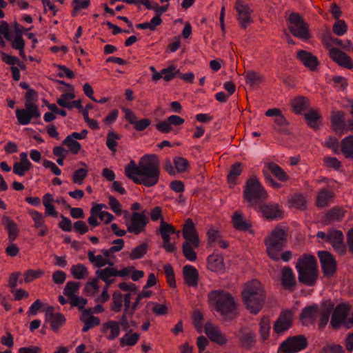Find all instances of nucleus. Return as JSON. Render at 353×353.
<instances>
[{
	"mask_svg": "<svg viewBox=\"0 0 353 353\" xmlns=\"http://www.w3.org/2000/svg\"><path fill=\"white\" fill-rule=\"evenodd\" d=\"M159 166L160 161L157 155L145 154L140 158L137 164L131 160L125 165L124 173L135 183L152 187L159 181Z\"/></svg>",
	"mask_w": 353,
	"mask_h": 353,
	"instance_id": "nucleus-1",
	"label": "nucleus"
},
{
	"mask_svg": "<svg viewBox=\"0 0 353 353\" xmlns=\"http://www.w3.org/2000/svg\"><path fill=\"white\" fill-rule=\"evenodd\" d=\"M210 305L225 319H232L236 314V302L234 297L228 292L219 290L209 293Z\"/></svg>",
	"mask_w": 353,
	"mask_h": 353,
	"instance_id": "nucleus-2",
	"label": "nucleus"
},
{
	"mask_svg": "<svg viewBox=\"0 0 353 353\" xmlns=\"http://www.w3.org/2000/svg\"><path fill=\"white\" fill-rule=\"evenodd\" d=\"M243 301L247 308L253 314H257L262 308L265 294L261 283L252 280L245 285L242 293Z\"/></svg>",
	"mask_w": 353,
	"mask_h": 353,
	"instance_id": "nucleus-3",
	"label": "nucleus"
},
{
	"mask_svg": "<svg viewBox=\"0 0 353 353\" xmlns=\"http://www.w3.org/2000/svg\"><path fill=\"white\" fill-rule=\"evenodd\" d=\"M334 304L330 300L325 301L321 309L316 305L306 307L301 312V321L303 324L307 325L312 324L318 317H320V326L323 327L328 322Z\"/></svg>",
	"mask_w": 353,
	"mask_h": 353,
	"instance_id": "nucleus-4",
	"label": "nucleus"
},
{
	"mask_svg": "<svg viewBox=\"0 0 353 353\" xmlns=\"http://www.w3.org/2000/svg\"><path fill=\"white\" fill-rule=\"evenodd\" d=\"M288 236V228L278 225L265 239L267 253L273 260L279 259L280 252L283 248Z\"/></svg>",
	"mask_w": 353,
	"mask_h": 353,
	"instance_id": "nucleus-5",
	"label": "nucleus"
},
{
	"mask_svg": "<svg viewBox=\"0 0 353 353\" xmlns=\"http://www.w3.org/2000/svg\"><path fill=\"white\" fill-rule=\"evenodd\" d=\"M299 280L307 285H313L318 277L317 262L314 256L305 255L301 257L296 265Z\"/></svg>",
	"mask_w": 353,
	"mask_h": 353,
	"instance_id": "nucleus-6",
	"label": "nucleus"
},
{
	"mask_svg": "<svg viewBox=\"0 0 353 353\" xmlns=\"http://www.w3.org/2000/svg\"><path fill=\"white\" fill-rule=\"evenodd\" d=\"M243 195L250 205H255L258 201L264 200L268 196L266 191L256 176H252L248 179Z\"/></svg>",
	"mask_w": 353,
	"mask_h": 353,
	"instance_id": "nucleus-7",
	"label": "nucleus"
},
{
	"mask_svg": "<svg viewBox=\"0 0 353 353\" xmlns=\"http://www.w3.org/2000/svg\"><path fill=\"white\" fill-rule=\"evenodd\" d=\"M288 28L290 32L297 38L303 40L310 38L307 26L303 18L298 14L292 13L290 15Z\"/></svg>",
	"mask_w": 353,
	"mask_h": 353,
	"instance_id": "nucleus-8",
	"label": "nucleus"
},
{
	"mask_svg": "<svg viewBox=\"0 0 353 353\" xmlns=\"http://www.w3.org/2000/svg\"><path fill=\"white\" fill-rule=\"evenodd\" d=\"M307 346L306 339L301 335L290 336L283 341L277 349V353H296Z\"/></svg>",
	"mask_w": 353,
	"mask_h": 353,
	"instance_id": "nucleus-9",
	"label": "nucleus"
},
{
	"mask_svg": "<svg viewBox=\"0 0 353 353\" xmlns=\"http://www.w3.org/2000/svg\"><path fill=\"white\" fill-rule=\"evenodd\" d=\"M16 117L19 124L26 125L32 119L41 117L38 105L34 102H25V108H17L15 112Z\"/></svg>",
	"mask_w": 353,
	"mask_h": 353,
	"instance_id": "nucleus-10",
	"label": "nucleus"
},
{
	"mask_svg": "<svg viewBox=\"0 0 353 353\" xmlns=\"http://www.w3.org/2000/svg\"><path fill=\"white\" fill-rule=\"evenodd\" d=\"M159 232L163 240L162 247L163 249L168 252H174L175 251V245L171 243L170 236L175 233L179 236L180 232H176L171 224L165 222L164 220H161L159 226Z\"/></svg>",
	"mask_w": 353,
	"mask_h": 353,
	"instance_id": "nucleus-11",
	"label": "nucleus"
},
{
	"mask_svg": "<svg viewBox=\"0 0 353 353\" xmlns=\"http://www.w3.org/2000/svg\"><path fill=\"white\" fill-rule=\"evenodd\" d=\"M293 315L290 310H283L273 324V331L278 336L283 335L292 325Z\"/></svg>",
	"mask_w": 353,
	"mask_h": 353,
	"instance_id": "nucleus-12",
	"label": "nucleus"
},
{
	"mask_svg": "<svg viewBox=\"0 0 353 353\" xmlns=\"http://www.w3.org/2000/svg\"><path fill=\"white\" fill-rule=\"evenodd\" d=\"M148 223V219L144 212H134L131 217L126 221L128 231L134 234L142 232Z\"/></svg>",
	"mask_w": 353,
	"mask_h": 353,
	"instance_id": "nucleus-13",
	"label": "nucleus"
},
{
	"mask_svg": "<svg viewBox=\"0 0 353 353\" xmlns=\"http://www.w3.org/2000/svg\"><path fill=\"white\" fill-rule=\"evenodd\" d=\"M322 271L327 277L332 276L336 271V261L334 256L327 251L318 252Z\"/></svg>",
	"mask_w": 353,
	"mask_h": 353,
	"instance_id": "nucleus-14",
	"label": "nucleus"
},
{
	"mask_svg": "<svg viewBox=\"0 0 353 353\" xmlns=\"http://www.w3.org/2000/svg\"><path fill=\"white\" fill-rule=\"evenodd\" d=\"M234 9L238 14V21L241 26L246 28L252 22L251 14L252 9L243 0H236Z\"/></svg>",
	"mask_w": 353,
	"mask_h": 353,
	"instance_id": "nucleus-15",
	"label": "nucleus"
},
{
	"mask_svg": "<svg viewBox=\"0 0 353 353\" xmlns=\"http://www.w3.org/2000/svg\"><path fill=\"white\" fill-rule=\"evenodd\" d=\"M350 311V307L346 303H340L334 309L332 319L331 325L334 328H338L341 325L345 326L347 321V316Z\"/></svg>",
	"mask_w": 353,
	"mask_h": 353,
	"instance_id": "nucleus-16",
	"label": "nucleus"
},
{
	"mask_svg": "<svg viewBox=\"0 0 353 353\" xmlns=\"http://www.w3.org/2000/svg\"><path fill=\"white\" fill-rule=\"evenodd\" d=\"M327 242L330 243L334 250L339 254L343 255L346 247L343 242V234L339 230H332L327 233Z\"/></svg>",
	"mask_w": 353,
	"mask_h": 353,
	"instance_id": "nucleus-17",
	"label": "nucleus"
},
{
	"mask_svg": "<svg viewBox=\"0 0 353 353\" xmlns=\"http://www.w3.org/2000/svg\"><path fill=\"white\" fill-rule=\"evenodd\" d=\"M183 236L185 239V243H191L194 248L199 247L200 242L199 235L196 232L194 223L190 219L186 220L183 225Z\"/></svg>",
	"mask_w": 353,
	"mask_h": 353,
	"instance_id": "nucleus-18",
	"label": "nucleus"
},
{
	"mask_svg": "<svg viewBox=\"0 0 353 353\" xmlns=\"http://www.w3.org/2000/svg\"><path fill=\"white\" fill-rule=\"evenodd\" d=\"M329 56L339 65L347 69L353 68V61L351 58L336 48H331L330 49Z\"/></svg>",
	"mask_w": 353,
	"mask_h": 353,
	"instance_id": "nucleus-19",
	"label": "nucleus"
},
{
	"mask_svg": "<svg viewBox=\"0 0 353 353\" xmlns=\"http://www.w3.org/2000/svg\"><path fill=\"white\" fill-rule=\"evenodd\" d=\"M101 331L105 335L107 340H114L120 335V323L114 320H109L102 325Z\"/></svg>",
	"mask_w": 353,
	"mask_h": 353,
	"instance_id": "nucleus-20",
	"label": "nucleus"
},
{
	"mask_svg": "<svg viewBox=\"0 0 353 353\" xmlns=\"http://www.w3.org/2000/svg\"><path fill=\"white\" fill-rule=\"evenodd\" d=\"M207 268L209 270L218 274L225 272V265L223 256L218 254H212L208 256Z\"/></svg>",
	"mask_w": 353,
	"mask_h": 353,
	"instance_id": "nucleus-21",
	"label": "nucleus"
},
{
	"mask_svg": "<svg viewBox=\"0 0 353 353\" xmlns=\"http://www.w3.org/2000/svg\"><path fill=\"white\" fill-rule=\"evenodd\" d=\"M46 319L50 324L52 330L54 332H57L65 323V316L59 312H54L53 307H50L46 310Z\"/></svg>",
	"mask_w": 353,
	"mask_h": 353,
	"instance_id": "nucleus-22",
	"label": "nucleus"
},
{
	"mask_svg": "<svg viewBox=\"0 0 353 353\" xmlns=\"http://www.w3.org/2000/svg\"><path fill=\"white\" fill-rule=\"evenodd\" d=\"M205 332L212 341L219 345H223L227 341L225 336L222 334L219 327L211 323H205Z\"/></svg>",
	"mask_w": 353,
	"mask_h": 353,
	"instance_id": "nucleus-23",
	"label": "nucleus"
},
{
	"mask_svg": "<svg viewBox=\"0 0 353 353\" xmlns=\"http://www.w3.org/2000/svg\"><path fill=\"white\" fill-rule=\"evenodd\" d=\"M80 320L84 323V325L82 328V331L83 332H86L90 329L100 324L99 318L92 316L90 310H83L82 311Z\"/></svg>",
	"mask_w": 353,
	"mask_h": 353,
	"instance_id": "nucleus-24",
	"label": "nucleus"
},
{
	"mask_svg": "<svg viewBox=\"0 0 353 353\" xmlns=\"http://www.w3.org/2000/svg\"><path fill=\"white\" fill-rule=\"evenodd\" d=\"M297 58L305 67L311 70H315L319 64L316 57L305 50L298 51Z\"/></svg>",
	"mask_w": 353,
	"mask_h": 353,
	"instance_id": "nucleus-25",
	"label": "nucleus"
},
{
	"mask_svg": "<svg viewBox=\"0 0 353 353\" xmlns=\"http://www.w3.org/2000/svg\"><path fill=\"white\" fill-rule=\"evenodd\" d=\"M304 118L307 125L313 129L316 130L322 125V117L316 109H310L304 113Z\"/></svg>",
	"mask_w": 353,
	"mask_h": 353,
	"instance_id": "nucleus-26",
	"label": "nucleus"
},
{
	"mask_svg": "<svg viewBox=\"0 0 353 353\" xmlns=\"http://www.w3.org/2000/svg\"><path fill=\"white\" fill-rule=\"evenodd\" d=\"M232 221L234 227L240 231L248 230L252 227L251 222L246 219L240 211H236L233 214Z\"/></svg>",
	"mask_w": 353,
	"mask_h": 353,
	"instance_id": "nucleus-27",
	"label": "nucleus"
},
{
	"mask_svg": "<svg viewBox=\"0 0 353 353\" xmlns=\"http://www.w3.org/2000/svg\"><path fill=\"white\" fill-rule=\"evenodd\" d=\"M307 201L301 194L296 193L288 196L287 205L290 209L303 210L306 208Z\"/></svg>",
	"mask_w": 353,
	"mask_h": 353,
	"instance_id": "nucleus-28",
	"label": "nucleus"
},
{
	"mask_svg": "<svg viewBox=\"0 0 353 353\" xmlns=\"http://www.w3.org/2000/svg\"><path fill=\"white\" fill-rule=\"evenodd\" d=\"M140 334L132 330H127L125 334L119 339V345L121 347H133L139 341Z\"/></svg>",
	"mask_w": 353,
	"mask_h": 353,
	"instance_id": "nucleus-29",
	"label": "nucleus"
},
{
	"mask_svg": "<svg viewBox=\"0 0 353 353\" xmlns=\"http://www.w3.org/2000/svg\"><path fill=\"white\" fill-rule=\"evenodd\" d=\"M106 205L103 203H93L92 211L94 214H97L98 218L105 224L110 223L114 219V216L108 211L103 210Z\"/></svg>",
	"mask_w": 353,
	"mask_h": 353,
	"instance_id": "nucleus-30",
	"label": "nucleus"
},
{
	"mask_svg": "<svg viewBox=\"0 0 353 353\" xmlns=\"http://www.w3.org/2000/svg\"><path fill=\"white\" fill-rule=\"evenodd\" d=\"M263 170H265L266 173H268V172H271L281 181H286L289 179V176L284 170L274 163L270 162L266 163Z\"/></svg>",
	"mask_w": 353,
	"mask_h": 353,
	"instance_id": "nucleus-31",
	"label": "nucleus"
},
{
	"mask_svg": "<svg viewBox=\"0 0 353 353\" xmlns=\"http://www.w3.org/2000/svg\"><path fill=\"white\" fill-rule=\"evenodd\" d=\"M183 276L186 283L190 286L197 285L199 273L196 269L192 265H185L183 269Z\"/></svg>",
	"mask_w": 353,
	"mask_h": 353,
	"instance_id": "nucleus-32",
	"label": "nucleus"
},
{
	"mask_svg": "<svg viewBox=\"0 0 353 353\" xmlns=\"http://www.w3.org/2000/svg\"><path fill=\"white\" fill-rule=\"evenodd\" d=\"M261 212L267 219H276L282 216V210L277 203H270L261 207Z\"/></svg>",
	"mask_w": 353,
	"mask_h": 353,
	"instance_id": "nucleus-33",
	"label": "nucleus"
},
{
	"mask_svg": "<svg viewBox=\"0 0 353 353\" xmlns=\"http://www.w3.org/2000/svg\"><path fill=\"white\" fill-rule=\"evenodd\" d=\"M345 114L341 111L332 112V126L333 130L340 134H343L345 130L344 125Z\"/></svg>",
	"mask_w": 353,
	"mask_h": 353,
	"instance_id": "nucleus-34",
	"label": "nucleus"
},
{
	"mask_svg": "<svg viewBox=\"0 0 353 353\" xmlns=\"http://www.w3.org/2000/svg\"><path fill=\"white\" fill-rule=\"evenodd\" d=\"M97 276L103 280L107 285H110L113 282V278L116 276V269L110 265L104 269L97 270L96 272Z\"/></svg>",
	"mask_w": 353,
	"mask_h": 353,
	"instance_id": "nucleus-35",
	"label": "nucleus"
},
{
	"mask_svg": "<svg viewBox=\"0 0 353 353\" xmlns=\"http://www.w3.org/2000/svg\"><path fill=\"white\" fill-rule=\"evenodd\" d=\"M271 322L268 316H263L259 321V334L261 340L265 342L270 336Z\"/></svg>",
	"mask_w": 353,
	"mask_h": 353,
	"instance_id": "nucleus-36",
	"label": "nucleus"
},
{
	"mask_svg": "<svg viewBox=\"0 0 353 353\" xmlns=\"http://www.w3.org/2000/svg\"><path fill=\"white\" fill-rule=\"evenodd\" d=\"M54 197L52 194L46 193L43 196V203L45 207V214L46 216L56 217L58 213L53 205Z\"/></svg>",
	"mask_w": 353,
	"mask_h": 353,
	"instance_id": "nucleus-37",
	"label": "nucleus"
},
{
	"mask_svg": "<svg viewBox=\"0 0 353 353\" xmlns=\"http://www.w3.org/2000/svg\"><path fill=\"white\" fill-rule=\"evenodd\" d=\"M291 105L294 112L296 114H300L310 106V102L305 97H298L292 100Z\"/></svg>",
	"mask_w": 353,
	"mask_h": 353,
	"instance_id": "nucleus-38",
	"label": "nucleus"
},
{
	"mask_svg": "<svg viewBox=\"0 0 353 353\" xmlns=\"http://www.w3.org/2000/svg\"><path fill=\"white\" fill-rule=\"evenodd\" d=\"M80 284L76 281H68L65 285L63 294L68 297L69 301L77 296Z\"/></svg>",
	"mask_w": 353,
	"mask_h": 353,
	"instance_id": "nucleus-39",
	"label": "nucleus"
},
{
	"mask_svg": "<svg viewBox=\"0 0 353 353\" xmlns=\"http://www.w3.org/2000/svg\"><path fill=\"white\" fill-rule=\"evenodd\" d=\"M70 271L73 277L79 280L86 279L89 275L88 268L81 263L72 265Z\"/></svg>",
	"mask_w": 353,
	"mask_h": 353,
	"instance_id": "nucleus-40",
	"label": "nucleus"
},
{
	"mask_svg": "<svg viewBox=\"0 0 353 353\" xmlns=\"http://www.w3.org/2000/svg\"><path fill=\"white\" fill-rule=\"evenodd\" d=\"M282 284L287 288L293 287L295 284V277L293 271L288 267H285L282 271Z\"/></svg>",
	"mask_w": 353,
	"mask_h": 353,
	"instance_id": "nucleus-41",
	"label": "nucleus"
},
{
	"mask_svg": "<svg viewBox=\"0 0 353 353\" xmlns=\"http://www.w3.org/2000/svg\"><path fill=\"white\" fill-rule=\"evenodd\" d=\"M341 152L347 158H353V136H348L341 141Z\"/></svg>",
	"mask_w": 353,
	"mask_h": 353,
	"instance_id": "nucleus-42",
	"label": "nucleus"
},
{
	"mask_svg": "<svg viewBox=\"0 0 353 353\" xmlns=\"http://www.w3.org/2000/svg\"><path fill=\"white\" fill-rule=\"evenodd\" d=\"M237 336L242 345L245 347H252L255 342V334L250 331L241 332Z\"/></svg>",
	"mask_w": 353,
	"mask_h": 353,
	"instance_id": "nucleus-43",
	"label": "nucleus"
},
{
	"mask_svg": "<svg viewBox=\"0 0 353 353\" xmlns=\"http://www.w3.org/2000/svg\"><path fill=\"white\" fill-rule=\"evenodd\" d=\"M148 245L146 243H142L132 250L129 257L132 260H137L143 258L148 250Z\"/></svg>",
	"mask_w": 353,
	"mask_h": 353,
	"instance_id": "nucleus-44",
	"label": "nucleus"
},
{
	"mask_svg": "<svg viewBox=\"0 0 353 353\" xmlns=\"http://www.w3.org/2000/svg\"><path fill=\"white\" fill-rule=\"evenodd\" d=\"M99 290L98 279H92L88 281L85 285L83 293L86 296H94Z\"/></svg>",
	"mask_w": 353,
	"mask_h": 353,
	"instance_id": "nucleus-45",
	"label": "nucleus"
},
{
	"mask_svg": "<svg viewBox=\"0 0 353 353\" xmlns=\"http://www.w3.org/2000/svg\"><path fill=\"white\" fill-rule=\"evenodd\" d=\"M242 172V168L240 163L233 165L228 173V181L230 186L236 185V179Z\"/></svg>",
	"mask_w": 353,
	"mask_h": 353,
	"instance_id": "nucleus-46",
	"label": "nucleus"
},
{
	"mask_svg": "<svg viewBox=\"0 0 353 353\" xmlns=\"http://www.w3.org/2000/svg\"><path fill=\"white\" fill-rule=\"evenodd\" d=\"M333 196V193L329 190H322L318 194L316 199L317 205L319 207H325Z\"/></svg>",
	"mask_w": 353,
	"mask_h": 353,
	"instance_id": "nucleus-47",
	"label": "nucleus"
},
{
	"mask_svg": "<svg viewBox=\"0 0 353 353\" xmlns=\"http://www.w3.org/2000/svg\"><path fill=\"white\" fill-rule=\"evenodd\" d=\"M89 261L96 267H103L109 265V260L101 254L95 255L93 252H88Z\"/></svg>",
	"mask_w": 353,
	"mask_h": 353,
	"instance_id": "nucleus-48",
	"label": "nucleus"
},
{
	"mask_svg": "<svg viewBox=\"0 0 353 353\" xmlns=\"http://www.w3.org/2000/svg\"><path fill=\"white\" fill-rule=\"evenodd\" d=\"M63 144L67 146L73 154H77L81 149V144L77 140H74L68 136L63 140Z\"/></svg>",
	"mask_w": 353,
	"mask_h": 353,
	"instance_id": "nucleus-49",
	"label": "nucleus"
},
{
	"mask_svg": "<svg viewBox=\"0 0 353 353\" xmlns=\"http://www.w3.org/2000/svg\"><path fill=\"white\" fill-rule=\"evenodd\" d=\"M29 214L34 221V226L39 229L40 227L46 225L45 224V218L43 215L37 210H30Z\"/></svg>",
	"mask_w": 353,
	"mask_h": 353,
	"instance_id": "nucleus-50",
	"label": "nucleus"
},
{
	"mask_svg": "<svg viewBox=\"0 0 353 353\" xmlns=\"http://www.w3.org/2000/svg\"><path fill=\"white\" fill-rule=\"evenodd\" d=\"M32 167V164L16 162L13 165V172L19 176H23Z\"/></svg>",
	"mask_w": 353,
	"mask_h": 353,
	"instance_id": "nucleus-51",
	"label": "nucleus"
},
{
	"mask_svg": "<svg viewBox=\"0 0 353 353\" xmlns=\"http://www.w3.org/2000/svg\"><path fill=\"white\" fill-rule=\"evenodd\" d=\"M44 272L41 269H29L24 273V281L26 283H30L34 279L41 277Z\"/></svg>",
	"mask_w": 353,
	"mask_h": 353,
	"instance_id": "nucleus-52",
	"label": "nucleus"
},
{
	"mask_svg": "<svg viewBox=\"0 0 353 353\" xmlns=\"http://www.w3.org/2000/svg\"><path fill=\"white\" fill-rule=\"evenodd\" d=\"M88 170L86 168H79L77 170L72 177L73 183L81 185L83 183L84 179L88 176Z\"/></svg>",
	"mask_w": 353,
	"mask_h": 353,
	"instance_id": "nucleus-53",
	"label": "nucleus"
},
{
	"mask_svg": "<svg viewBox=\"0 0 353 353\" xmlns=\"http://www.w3.org/2000/svg\"><path fill=\"white\" fill-rule=\"evenodd\" d=\"M119 139L120 137L119 134L114 132L110 131L108 132L107 136L106 145L111 151L115 152L117 150L116 148L117 146V140Z\"/></svg>",
	"mask_w": 353,
	"mask_h": 353,
	"instance_id": "nucleus-54",
	"label": "nucleus"
},
{
	"mask_svg": "<svg viewBox=\"0 0 353 353\" xmlns=\"http://www.w3.org/2000/svg\"><path fill=\"white\" fill-rule=\"evenodd\" d=\"M123 306V296L120 292H114L112 295L111 310L115 312L121 310Z\"/></svg>",
	"mask_w": 353,
	"mask_h": 353,
	"instance_id": "nucleus-55",
	"label": "nucleus"
},
{
	"mask_svg": "<svg viewBox=\"0 0 353 353\" xmlns=\"http://www.w3.org/2000/svg\"><path fill=\"white\" fill-rule=\"evenodd\" d=\"M195 248L192 245L191 243H183V252L185 257L190 261H194L196 259V254L194 251Z\"/></svg>",
	"mask_w": 353,
	"mask_h": 353,
	"instance_id": "nucleus-56",
	"label": "nucleus"
},
{
	"mask_svg": "<svg viewBox=\"0 0 353 353\" xmlns=\"http://www.w3.org/2000/svg\"><path fill=\"white\" fill-rule=\"evenodd\" d=\"M179 73V70L176 69V68L174 65H170L166 68L161 70V74L163 75V79L166 81L172 80Z\"/></svg>",
	"mask_w": 353,
	"mask_h": 353,
	"instance_id": "nucleus-57",
	"label": "nucleus"
},
{
	"mask_svg": "<svg viewBox=\"0 0 353 353\" xmlns=\"http://www.w3.org/2000/svg\"><path fill=\"white\" fill-rule=\"evenodd\" d=\"M6 227L8 232L9 240L10 241H14L18 235V228L16 223L10 219H7Z\"/></svg>",
	"mask_w": 353,
	"mask_h": 353,
	"instance_id": "nucleus-58",
	"label": "nucleus"
},
{
	"mask_svg": "<svg viewBox=\"0 0 353 353\" xmlns=\"http://www.w3.org/2000/svg\"><path fill=\"white\" fill-rule=\"evenodd\" d=\"M176 170L179 172H183L187 170L189 162L183 157H176L173 160Z\"/></svg>",
	"mask_w": 353,
	"mask_h": 353,
	"instance_id": "nucleus-59",
	"label": "nucleus"
},
{
	"mask_svg": "<svg viewBox=\"0 0 353 353\" xmlns=\"http://www.w3.org/2000/svg\"><path fill=\"white\" fill-rule=\"evenodd\" d=\"M245 78L246 83L250 85H258L262 81L261 77L258 74L252 72H247Z\"/></svg>",
	"mask_w": 353,
	"mask_h": 353,
	"instance_id": "nucleus-60",
	"label": "nucleus"
},
{
	"mask_svg": "<svg viewBox=\"0 0 353 353\" xmlns=\"http://www.w3.org/2000/svg\"><path fill=\"white\" fill-rule=\"evenodd\" d=\"M347 30L345 22L338 19L333 26V31L338 36L343 35Z\"/></svg>",
	"mask_w": 353,
	"mask_h": 353,
	"instance_id": "nucleus-61",
	"label": "nucleus"
},
{
	"mask_svg": "<svg viewBox=\"0 0 353 353\" xmlns=\"http://www.w3.org/2000/svg\"><path fill=\"white\" fill-rule=\"evenodd\" d=\"M109 205L110 208L117 215H121L122 213L121 204L113 196H109Z\"/></svg>",
	"mask_w": 353,
	"mask_h": 353,
	"instance_id": "nucleus-62",
	"label": "nucleus"
},
{
	"mask_svg": "<svg viewBox=\"0 0 353 353\" xmlns=\"http://www.w3.org/2000/svg\"><path fill=\"white\" fill-rule=\"evenodd\" d=\"M72 307H77L81 312L85 310L84 307L88 303L87 299L77 296L69 301Z\"/></svg>",
	"mask_w": 353,
	"mask_h": 353,
	"instance_id": "nucleus-63",
	"label": "nucleus"
},
{
	"mask_svg": "<svg viewBox=\"0 0 353 353\" xmlns=\"http://www.w3.org/2000/svg\"><path fill=\"white\" fill-rule=\"evenodd\" d=\"M325 145L331 148L335 154H339L341 150V144L340 145L338 140L334 137H330L326 141Z\"/></svg>",
	"mask_w": 353,
	"mask_h": 353,
	"instance_id": "nucleus-64",
	"label": "nucleus"
}]
</instances>
